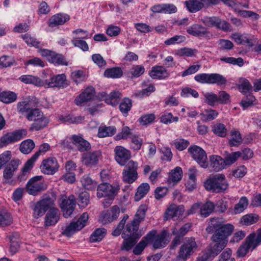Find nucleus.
I'll list each match as a JSON object with an SVG mask.
<instances>
[{
	"instance_id": "f257e3e1",
	"label": "nucleus",
	"mask_w": 261,
	"mask_h": 261,
	"mask_svg": "<svg viewBox=\"0 0 261 261\" xmlns=\"http://www.w3.org/2000/svg\"><path fill=\"white\" fill-rule=\"evenodd\" d=\"M228 237H223L217 233L213 234L211 237L212 242L201 255L197 258L196 261H207L213 259L226 246Z\"/></svg>"
},
{
	"instance_id": "f03ea898",
	"label": "nucleus",
	"mask_w": 261,
	"mask_h": 261,
	"mask_svg": "<svg viewBox=\"0 0 261 261\" xmlns=\"http://www.w3.org/2000/svg\"><path fill=\"white\" fill-rule=\"evenodd\" d=\"M146 211L147 208L145 205H141L139 207L133 220L131 223L126 224L122 233L123 239L130 237L135 239L140 238L141 235L138 232L139 226L140 222L144 219Z\"/></svg>"
},
{
	"instance_id": "7ed1b4c3",
	"label": "nucleus",
	"mask_w": 261,
	"mask_h": 261,
	"mask_svg": "<svg viewBox=\"0 0 261 261\" xmlns=\"http://www.w3.org/2000/svg\"><path fill=\"white\" fill-rule=\"evenodd\" d=\"M234 227L230 224L224 223L222 218H212L210 219L205 230L208 233H217L223 237H228L232 232Z\"/></svg>"
},
{
	"instance_id": "20e7f679",
	"label": "nucleus",
	"mask_w": 261,
	"mask_h": 261,
	"mask_svg": "<svg viewBox=\"0 0 261 261\" xmlns=\"http://www.w3.org/2000/svg\"><path fill=\"white\" fill-rule=\"evenodd\" d=\"M148 243H151L154 249H161L165 247L169 243L171 238L170 233L166 230H163L157 233L156 230H152L144 237Z\"/></svg>"
},
{
	"instance_id": "39448f33",
	"label": "nucleus",
	"mask_w": 261,
	"mask_h": 261,
	"mask_svg": "<svg viewBox=\"0 0 261 261\" xmlns=\"http://www.w3.org/2000/svg\"><path fill=\"white\" fill-rule=\"evenodd\" d=\"M261 244V228L247 237L245 243L240 246L237 251L238 257L245 256L249 250L253 251Z\"/></svg>"
},
{
	"instance_id": "423d86ee",
	"label": "nucleus",
	"mask_w": 261,
	"mask_h": 261,
	"mask_svg": "<svg viewBox=\"0 0 261 261\" xmlns=\"http://www.w3.org/2000/svg\"><path fill=\"white\" fill-rule=\"evenodd\" d=\"M204 186L207 191L216 193L224 192L229 184L223 174H218L207 179L204 182Z\"/></svg>"
},
{
	"instance_id": "0eeeda50",
	"label": "nucleus",
	"mask_w": 261,
	"mask_h": 261,
	"mask_svg": "<svg viewBox=\"0 0 261 261\" xmlns=\"http://www.w3.org/2000/svg\"><path fill=\"white\" fill-rule=\"evenodd\" d=\"M194 80L201 84H216L218 86H225L227 83L226 77L219 73H199L194 76Z\"/></svg>"
},
{
	"instance_id": "6e6552de",
	"label": "nucleus",
	"mask_w": 261,
	"mask_h": 261,
	"mask_svg": "<svg viewBox=\"0 0 261 261\" xmlns=\"http://www.w3.org/2000/svg\"><path fill=\"white\" fill-rule=\"evenodd\" d=\"M197 247L195 238H186L185 241L180 247L177 258L184 261L187 260L197 250Z\"/></svg>"
},
{
	"instance_id": "1a4fd4ad",
	"label": "nucleus",
	"mask_w": 261,
	"mask_h": 261,
	"mask_svg": "<svg viewBox=\"0 0 261 261\" xmlns=\"http://www.w3.org/2000/svg\"><path fill=\"white\" fill-rule=\"evenodd\" d=\"M50 145L48 143L41 144L39 150L35 152L25 163L22 169L21 173L18 176V179L20 181L25 180L27 178V173L33 168L34 163L39 156L40 153L46 152L50 149Z\"/></svg>"
},
{
	"instance_id": "9d476101",
	"label": "nucleus",
	"mask_w": 261,
	"mask_h": 261,
	"mask_svg": "<svg viewBox=\"0 0 261 261\" xmlns=\"http://www.w3.org/2000/svg\"><path fill=\"white\" fill-rule=\"evenodd\" d=\"M54 200L49 195H44L38 201L33 208V216L35 219L42 217L48 211L49 208L54 206Z\"/></svg>"
},
{
	"instance_id": "9b49d317",
	"label": "nucleus",
	"mask_w": 261,
	"mask_h": 261,
	"mask_svg": "<svg viewBox=\"0 0 261 261\" xmlns=\"http://www.w3.org/2000/svg\"><path fill=\"white\" fill-rule=\"evenodd\" d=\"M138 168L137 162L130 160L126 163L122 172L123 181L127 184H132L135 181L138 177Z\"/></svg>"
},
{
	"instance_id": "f8f14e48",
	"label": "nucleus",
	"mask_w": 261,
	"mask_h": 261,
	"mask_svg": "<svg viewBox=\"0 0 261 261\" xmlns=\"http://www.w3.org/2000/svg\"><path fill=\"white\" fill-rule=\"evenodd\" d=\"M89 216L87 213H83L76 222H72L67 225L62 232V234L67 237H70L77 231L84 228L87 222Z\"/></svg>"
},
{
	"instance_id": "ddd939ff",
	"label": "nucleus",
	"mask_w": 261,
	"mask_h": 261,
	"mask_svg": "<svg viewBox=\"0 0 261 261\" xmlns=\"http://www.w3.org/2000/svg\"><path fill=\"white\" fill-rule=\"evenodd\" d=\"M42 178L43 176L41 175L36 176L28 181L25 189L29 194L35 196L46 189L47 185L41 181Z\"/></svg>"
},
{
	"instance_id": "4468645a",
	"label": "nucleus",
	"mask_w": 261,
	"mask_h": 261,
	"mask_svg": "<svg viewBox=\"0 0 261 261\" xmlns=\"http://www.w3.org/2000/svg\"><path fill=\"white\" fill-rule=\"evenodd\" d=\"M27 135L26 129L16 130L12 132L7 133L0 139V146H6L10 144L14 143L21 140Z\"/></svg>"
},
{
	"instance_id": "2eb2a0df",
	"label": "nucleus",
	"mask_w": 261,
	"mask_h": 261,
	"mask_svg": "<svg viewBox=\"0 0 261 261\" xmlns=\"http://www.w3.org/2000/svg\"><path fill=\"white\" fill-rule=\"evenodd\" d=\"M188 152L200 167L204 168L208 167L207 154L202 148L193 145L188 148Z\"/></svg>"
},
{
	"instance_id": "dca6fc26",
	"label": "nucleus",
	"mask_w": 261,
	"mask_h": 261,
	"mask_svg": "<svg viewBox=\"0 0 261 261\" xmlns=\"http://www.w3.org/2000/svg\"><path fill=\"white\" fill-rule=\"evenodd\" d=\"M201 21L204 24L210 28L216 27L217 29L223 31H230L229 23L224 20H222L219 17L205 16L201 19Z\"/></svg>"
},
{
	"instance_id": "f3484780",
	"label": "nucleus",
	"mask_w": 261,
	"mask_h": 261,
	"mask_svg": "<svg viewBox=\"0 0 261 261\" xmlns=\"http://www.w3.org/2000/svg\"><path fill=\"white\" fill-rule=\"evenodd\" d=\"M192 223L188 222L184 224L179 229L175 227L172 228V233L175 237L171 243L170 249H174L181 243L183 237L190 231Z\"/></svg>"
},
{
	"instance_id": "a211bd4d",
	"label": "nucleus",
	"mask_w": 261,
	"mask_h": 261,
	"mask_svg": "<svg viewBox=\"0 0 261 261\" xmlns=\"http://www.w3.org/2000/svg\"><path fill=\"white\" fill-rule=\"evenodd\" d=\"M20 161L18 159H13L7 164L3 171V178L4 184L12 185L14 184V180L12 178L14 172L17 169Z\"/></svg>"
},
{
	"instance_id": "6ab92c4d",
	"label": "nucleus",
	"mask_w": 261,
	"mask_h": 261,
	"mask_svg": "<svg viewBox=\"0 0 261 261\" xmlns=\"http://www.w3.org/2000/svg\"><path fill=\"white\" fill-rule=\"evenodd\" d=\"M59 165L57 159L49 157L44 159L40 166L41 172L46 175H54L58 171Z\"/></svg>"
},
{
	"instance_id": "aec40b11",
	"label": "nucleus",
	"mask_w": 261,
	"mask_h": 261,
	"mask_svg": "<svg viewBox=\"0 0 261 261\" xmlns=\"http://www.w3.org/2000/svg\"><path fill=\"white\" fill-rule=\"evenodd\" d=\"M119 188L107 183L101 184L97 187V196L98 198L108 197L110 200L114 199Z\"/></svg>"
},
{
	"instance_id": "412c9836",
	"label": "nucleus",
	"mask_w": 261,
	"mask_h": 261,
	"mask_svg": "<svg viewBox=\"0 0 261 261\" xmlns=\"http://www.w3.org/2000/svg\"><path fill=\"white\" fill-rule=\"evenodd\" d=\"M187 32L189 34L199 38L210 39L213 36L206 28L199 24H194L189 27Z\"/></svg>"
},
{
	"instance_id": "4be33fe9",
	"label": "nucleus",
	"mask_w": 261,
	"mask_h": 261,
	"mask_svg": "<svg viewBox=\"0 0 261 261\" xmlns=\"http://www.w3.org/2000/svg\"><path fill=\"white\" fill-rule=\"evenodd\" d=\"M101 156V152L100 150L87 152L82 155L81 161L83 165L91 168L97 165Z\"/></svg>"
},
{
	"instance_id": "5701e85b",
	"label": "nucleus",
	"mask_w": 261,
	"mask_h": 261,
	"mask_svg": "<svg viewBox=\"0 0 261 261\" xmlns=\"http://www.w3.org/2000/svg\"><path fill=\"white\" fill-rule=\"evenodd\" d=\"M115 159L121 166H124L131 158L130 151L122 146H117L114 150Z\"/></svg>"
},
{
	"instance_id": "b1692460",
	"label": "nucleus",
	"mask_w": 261,
	"mask_h": 261,
	"mask_svg": "<svg viewBox=\"0 0 261 261\" xmlns=\"http://www.w3.org/2000/svg\"><path fill=\"white\" fill-rule=\"evenodd\" d=\"M61 216L59 210L53 206L47 212L44 221V225L45 227L55 225L59 221Z\"/></svg>"
},
{
	"instance_id": "393cba45",
	"label": "nucleus",
	"mask_w": 261,
	"mask_h": 261,
	"mask_svg": "<svg viewBox=\"0 0 261 261\" xmlns=\"http://www.w3.org/2000/svg\"><path fill=\"white\" fill-rule=\"evenodd\" d=\"M66 76L64 74H58L51 77L49 80H43V86L48 87L64 88L67 86Z\"/></svg>"
},
{
	"instance_id": "a878e982",
	"label": "nucleus",
	"mask_w": 261,
	"mask_h": 261,
	"mask_svg": "<svg viewBox=\"0 0 261 261\" xmlns=\"http://www.w3.org/2000/svg\"><path fill=\"white\" fill-rule=\"evenodd\" d=\"M70 139L80 152L88 151L91 149L90 143L84 139L82 136L73 135L71 136Z\"/></svg>"
},
{
	"instance_id": "bb28decb",
	"label": "nucleus",
	"mask_w": 261,
	"mask_h": 261,
	"mask_svg": "<svg viewBox=\"0 0 261 261\" xmlns=\"http://www.w3.org/2000/svg\"><path fill=\"white\" fill-rule=\"evenodd\" d=\"M185 211L183 205L177 206L175 204L170 205L166 210L164 214V219L166 220L179 217L183 215Z\"/></svg>"
},
{
	"instance_id": "cd10ccee",
	"label": "nucleus",
	"mask_w": 261,
	"mask_h": 261,
	"mask_svg": "<svg viewBox=\"0 0 261 261\" xmlns=\"http://www.w3.org/2000/svg\"><path fill=\"white\" fill-rule=\"evenodd\" d=\"M75 201L73 195L70 196L68 199L63 200L61 204V208L63 211V216L65 218L69 217L74 210Z\"/></svg>"
},
{
	"instance_id": "c85d7f7f",
	"label": "nucleus",
	"mask_w": 261,
	"mask_h": 261,
	"mask_svg": "<svg viewBox=\"0 0 261 261\" xmlns=\"http://www.w3.org/2000/svg\"><path fill=\"white\" fill-rule=\"evenodd\" d=\"M149 75L153 79L163 80L168 77L170 73L163 66H154L151 68Z\"/></svg>"
},
{
	"instance_id": "c756f323",
	"label": "nucleus",
	"mask_w": 261,
	"mask_h": 261,
	"mask_svg": "<svg viewBox=\"0 0 261 261\" xmlns=\"http://www.w3.org/2000/svg\"><path fill=\"white\" fill-rule=\"evenodd\" d=\"M70 19L69 15L65 13H58L53 15L48 20V24L50 27L64 24Z\"/></svg>"
},
{
	"instance_id": "7c9ffc66",
	"label": "nucleus",
	"mask_w": 261,
	"mask_h": 261,
	"mask_svg": "<svg viewBox=\"0 0 261 261\" xmlns=\"http://www.w3.org/2000/svg\"><path fill=\"white\" fill-rule=\"evenodd\" d=\"M95 95V90L92 87L86 88L84 91L76 97L74 100L75 105L79 106L91 99Z\"/></svg>"
},
{
	"instance_id": "2f4dec72",
	"label": "nucleus",
	"mask_w": 261,
	"mask_h": 261,
	"mask_svg": "<svg viewBox=\"0 0 261 261\" xmlns=\"http://www.w3.org/2000/svg\"><path fill=\"white\" fill-rule=\"evenodd\" d=\"M210 166L215 172H219L226 168L225 163L221 156L212 155L209 157Z\"/></svg>"
},
{
	"instance_id": "473e14b6",
	"label": "nucleus",
	"mask_w": 261,
	"mask_h": 261,
	"mask_svg": "<svg viewBox=\"0 0 261 261\" xmlns=\"http://www.w3.org/2000/svg\"><path fill=\"white\" fill-rule=\"evenodd\" d=\"M187 10L191 13H195L204 7L202 0H189L185 2Z\"/></svg>"
},
{
	"instance_id": "72a5a7b5",
	"label": "nucleus",
	"mask_w": 261,
	"mask_h": 261,
	"mask_svg": "<svg viewBox=\"0 0 261 261\" xmlns=\"http://www.w3.org/2000/svg\"><path fill=\"white\" fill-rule=\"evenodd\" d=\"M48 123V119L42 115L41 117L35 119L30 128L31 132L38 131L46 127Z\"/></svg>"
},
{
	"instance_id": "f704fd0d",
	"label": "nucleus",
	"mask_w": 261,
	"mask_h": 261,
	"mask_svg": "<svg viewBox=\"0 0 261 261\" xmlns=\"http://www.w3.org/2000/svg\"><path fill=\"white\" fill-rule=\"evenodd\" d=\"M19 80L26 84H33L37 86H43V80L39 77L31 75H22L19 78Z\"/></svg>"
},
{
	"instance_id": "c9c22d12",
	"label": "nucleus",
	"mask_w": 261,
	"mask_h": 261,
	"mask_svg": "<svg viewBox=\"0 0 261 261\" xmlns=\"http://www.w3.org/2000/svg\"><path fill=\"white\" fill-rule=\"evenodd\" d=\"M215 208V204L210 201H207L204 203H201L199 215L201 217L206 218L211 215Z\"/></svg>"
},
{
	"instance_id": "e433bc0d",
	"label": "nucleus",
	"mask_w": 261,
	"mask_h": 261,
	"mask_svg": "<svg viewBox=\"0 0 261 261\" xmlns=\"http://www.w3.org/2000/svg\"><path fill=\"white\" fill-rule=\"evenodd\" d=\"M122 98L121 93L118 91H113L107 96L105 102L112 106H116Z\"/></svg>"
},
{
	"instance_id": "4c0bfd02",
	"label": "nucleus",
	"mask_w": 261,
	"mask_h": 261,
	"mask_svg": "<svg viewBox=\"0 0 261 261\" xmlns=\"http://www.w3.org/2000/svg\"><path fill=\"white\" fill-rule=\"evenodd\" d=\"M116 131L114 126H100L98 128V136L100 138L111 137L116 134Z\"/></svg>"
},
{
	"instance_id": "58836bf2",
	"label": "nucleus",
	"mask_w": 261,
	"mask_h": 261,
	"mask_svg": "<svg viewBox=\"0 0 261 261\" xmlns=\"http://www.w3.org/2000/svg\"><path fill=\"white\" fill-rule=\"evenodd\" d=\"M182 175V169L179 167H176L171 171L168 178V182L169 184H175L177 183L181 179Z\"/></svg>"
},
{
	"instance_id": "ea45409f",
	"label": "nucleus",
	"mask_w": 261,
	"mask_h": 261,
	"mask_svg": "<svg viewBox=\"0 0 261 261\" xmlns=\"http://www.w3.org/2000/svg\"><path fill=\"white\" fill-rule=\"evenodd\" d=\"M225 155L223 158L225 165L226 167H229L234 164L238 159L241 157L240 151L232 152L229 153L225 151Z\"/></svg>"
},
{
	"instance_id": "a19ab883",
	"label": "nucleus",
	"mask_w": 261,
	"mask_h": 261,
	"mask_svg": "<svg viewBox=\"0 0 261 261\" xmlns=\"http://www.w3.org/2000/svg\"><path fill=\"white\" fill-rule=\"evenodd\" d=\"M83 187L88 190H94L97 187V183L94 180H93L88 175L83 176L81 179Z\"/></svg>"
},
{
	"instance_id": "79ce46f5",
	"label": "nucleus",
	"mask_w": 261,
	"mask_h": 261,
	"mask_svg": "<svg viewBox=\"0 0 261 261\" xmlns=\"http://www.w3.org/2000/svg\"><path fill=\"white\" fill-rule=\"evenodd\" d=\"M35 146V143L32 139H27L20 143L19 150L21 153L27 154L31 153Z\"/></svg>"
},
{
	"instance_id": "37998d69",
	"label": "nucleus",
	"mask_w": 261,
	"mask_h": 261,
	"mask_svg": "<svg viewBox=\"0 0 261 261\" xmlns=\"http://www.w3.org/2000/svg\"><path fill=\"white\" fill-rule=\"evenodd\" d=\"M17 94L10 91L0 92V101L5 103H10L17 99Z\"/></svg>"
},
{
	"instance_id": "c03bdc74",
	"label": "nucleus",
	"mask_w": 261,
	"mask_h": 261,
	"mask_svg": "<svg viewBox=\"0 0 261 261\" xmlns=\"http://www.w3.org/2000/svg\"><path fill=\"white\" fill-rule=\"evenodd\" d=\"M150 186L147 183H143L139 186L135 194L134 199L136 201H139L143 198L148 192Z\"/></svg>"
},
{
	"instance_id": "a18cd8bd",
	"label": "nucleus",
	"mask_w": 261,
	"mask_h": 261,
	"mask_svg": "<svg viewBox=\"0 0 261 261\" xmlns=\"http://www.w3.org/2000/svg\"><path fill=\"white\" fill-rule=\"evenodd\" d=\"M107 230L103 228L96 229L91 234L90 242L92 243L99 242L105 237Z\"/></svg>"
},
{
	"instance_id": "49530a36",
	"label": "nucleus",
	"mask_w": 261,
	"mask_h": 261,
	"mask_svg": "<svg viewBox=\"0 0 261 261\" xmlns=\"http://www.w3.org/2000/svg\"><path fill=\"white\" fill-rule=\"evenodd\" d=\"M122 74L123 72L121 69L119 67L108 68L104 72V76L108 78H119L122 75Z\"/></svg>"
},
{
	"instance_id": "de8ad7c7",
	"label": "nucleus",
	"mask_w": 261,
	"mask_h": 261,
	"mask_svg": "<svg viewBox=\"0 0 261 261\" xmlns=\"http://www.w3.org/2000/svg\"><path fill=\"white\" fill-rule=\"evenodd\" d=\"M9 239L10 240V251L12 255L14 254L19 248V238L17 233H13L9 236Z\"/></svg>"
},
{
	"instance_id": "09e8293b",
	"label": "nucleus",
	"mask_w": 261,
	"mask_h": 261,
	"mask_svg": "<svg viewBox=\"0 0 261 261\" xmlns=\"http://www.w3.org/2000/svg\"><path fill=\"white\" fill-rule=\"evenodd\" d=\"M231 138L229 140V144L230 146H238L242 142V139L240 132L236 129L230 132Z\"/></svg>"
},
{
	"instance_id": "8fccbe9b",
	"label": "nucleus",
	"mask_w": 261,
	"mask_h": 261,
	"mask_svg": "<svg viewBox=\"0 0 261 261\" xmlns=\"http://www.w3.org/2000/svg\"><path fill=\"white\" fill-rule=\"evenodd\" d=\"M49 62L55 64L67 65L68 63L64 59V56L54 51L51 54L50 58L48 60Z\"/></svg>"
},
{
	"instance_id": "3c124183",
	"label": "nucleus",
	"mask_w": 261,
	"mask_h": 261,
	"mask_svg": "<svg viewBox=\"0 0 261 261\" xmlns=\"http://www.w3.org/2000/svg\"><path fill=\"white\" fill-rule=\"evenodd\" d=\"M132 107V100L127 98H124L120 103L119 108L123 116H127L128 112Z\"/></svg>"
},
{
	"instance_id": "603ef678",
	"label": "nucleus",
	"mask_w": 261,
	"mask_h": 261,
	"mask_svg": "<svg viewBox=\"0 0 261 261\" xmlns=\"http://www.w3.org/2000/svg\"><path fill=\"white\" fill-rule=\"evenodd\" d=\"M33 101L29 100H23L18 102L17 111L21 113H28L31 110Z\"/></svg>"
},
{
	"instance_id": "864d4df0",
	"label": "nucleus",
	"mask_w": 261,
	"mask_h": 261,
	"mask_svg": "<svg viewBox=\"0 0 261 261\" xmlns=\"http://www.w3.org/2000/svg\"><path fill=\"white\" fill-rule=\"evenodd\" d=\"M22 38L28 45L34 46L36 48L41 47L40 42L37 39L31 36V35L29 34L22 35Z\"/></svg>"
},
{
	"instance_id": "5fc2aeb1",
	"label": "nucleus",
	"mask_w": 261,
	"mask_h": 261,
	"mask_svg": "<svg viewBox=\"0 0 261 261\" xmlns=\"http://www.w3.org/2000/svg\"><path fill=\"white\" fill-rule=\"evenodd\" d=\"M124 241L121 246L122 250L128 251L136 244L139 239L127 238L123 239Z\"/></svg>"
},
{
	"instance_id": "6e6d98bb",
	"label": "nucleus",
	"mask_w": 261,
	"mask_h": 261,
	"mask_svg": "<svg viewBox=\"0 0 261 261\" xmlns=\"http://www.w3.org/2000/svg\"><path fill=\"white\" fill-rule=\"evenodd\" d=\"M196 52L197 50L195 49L184 47L176 50L175 55L179 57H192L195 55Z\"/></svg>"
},
{
	"instance_id": "4d7b16f0",
	"label": "nucleus",
	"mask_w": 261,
	"mask_h": 261,
	"mask_svg": "<svg viewBox=\"0 0 261 261\" xmlns=\"http://www.w3.org/2000/svg\"><path fill=\"white\" fill-rule=\"evenodd\" d=\"M236 12L244 18L252 17L254 20H257L259 17V15L256 13L251 11L242 10L240 9L239 6L236 9Z\"/></svg>"
},
{
	"instance_id": "13d9d810",
	"label": "nucleus",
	"mask_w": 261,
	"mask_h": 261,
	"mask_svg": "<svg viewBox=\"0 0 261 261\" xmlns=\"http://www.w3.org/2000/svg\"><path fill=\"white\" fill-rule=\"evenodd\" d=\"M258 217L253 214H248L243 216L241 219V223L245 225H251L257 221Z\"/></svg>"
},
{
	"instance_id": "bf43d9fd",
	"label": "nucleus",
	"mask_w": 261,
	"mask_h": 261,
	"mask_svg": "<svg viewBox=\"0 0 261 261\" xmlns=\"http://www.w3.org/2000/svg\"><path fill=\"white\" fill-rule=\"evenodd\" d=\"M248 204V199L246 197H242L239 200L234 208V211L236 214L242 212L247 206Z\"/></svg>"
},
{
	"instance_id": "052dcab7",
	"label": "nucleus",
	"mask_w": 261,
	"mask_h": 261,
	"mask_svg": "<svg viewBox=\"0 0 261 261\" xmlns=\"http://www.w3.org/2000/svg\"><path fill=\"white\" fill-rule=\"evenodd\" d=\"M218 115L217 111L211 109H206L204 112L201 114L205 121H211L215 119Z\"/></svg>"
},
{
	"instance_id": "680f3d73",
	"label": "nucleus",
	"mask_w": 261,
	"mask_h": 261,
	"mask_svg": "<svg viewBox=\"0 0 261 261\" xmlns=\"http://www.w3.org/2000/svg\"><path fill=\"white\" fill-rule=\"evenodd\" d=\"M185 40L186 37L184 36L175 35L173 37L166 40L164 43L166 45H174L184 42Z\"/></svg>"
},
{
	"instance_id": "e2e57ef3",
	"label": "nucleus",
	"mask_w": 261,
	"mask_h": 261,
	"mask_svg": "<svg viewBox=\"0 0 261 261\" xmlns=\"http://www.w3.org/2000/svg\"><path fill=\"white\" fill-rule=\"evenodd\" d=\"M90 201L89 194L86 192H82L79 196V204L81 207H85L88 205Z\"/></svg>"
},
{
	"instance_id": "0e129e2a",
	"label": "nucleus",
	"mask_w": 261,
	"mask_h": 261,
	"mask_svg": "<svg viewBox=\"0 0 261 261\" xmlns=\"http://www.w3.org/2000/svg\"><path fill=\"white\" fill-rule=\"evenodd\" d=\"M12 223L11 216L0 211V227H5L10 225Z\"/></svg>"
},
{
	"instance_id": "69168bd1",
	"label": "nucleus",
	"mask_w": 261,
	"mask_h": 261,
	"mask_svg": "<svg viewBox=\"0 0 261 261\" xmlns=\"http://www.w3.org/2000/svg\"><path fill=\"white\" fill-rule=\"evenodd\" d=\"M218 261H236L232 256V250L230 248H226L219 255Z\"/></svg>"
},
{
	"instance_id": "338daca9",
	"label": "nucleus",
	"mask_w": 261,
	"mask_h": 261,
	"mask_svg": "<svg viewBox=\"0 0 261 261\" xmlns=\"http://www.w3.org/2000/svg\"><path fill=\"white\" fill-rule=\"evenodd\" d=\"M131 148L134 150H139L143 144V139L139 136L134 135L131 138Z\"/></svg>"
},
{
	"instance_id": "774afa93",
	"label": "nucleus",
	"mask_w": 261,
	"mask_h": 261,
	"mask_svg": "<svg viewBox=\"0 0 261 261\" xmlns=\"http://www.w3.org/2000/svg\"><path fill=\"white\" fill-rule=\"evenodd\" d=\"M255 100V97L252 95L249 94L241 100L240 105L243 109L245 110L252 106Z\"/></svg>"
}]
</instances>
